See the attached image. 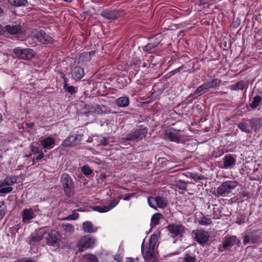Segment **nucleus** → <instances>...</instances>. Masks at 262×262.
<instances>
[{"mask_svg":"<svg viewBox=\"0 0 262 262\" xmlns=\"http://www.w3.org/2000/svg\"><path fill=\"white\" fill-rule=\"evenodd\" d=\"M158 241V236L156 234L151 235L148 246L144 247V242L141 249L142 255L145 262H159L158 253L155 250V246Z\"/></svg>","mask_w":262,"mask_h":262,"instance_id":"f257e3e1","label":"nucleus"},{"mask_svg":"<svg viewBox=\"0 0 262 262\" xmlns=\"http://www.w3.org/2000/svg\"><path fill=\"white\" fill-rule=\"evenodd\" d=\"M148 128L144 125H140L138 128L134 129L128 134L125 140L128 141L139 142L144 138L147 134Z\"/></svg>","mask_w":262,"mask_h":262,"instance_id":"f03ea898","label":"nucleus"},{"mask_svg":"<svg viewBox=\"0 0 262 262\" xmlns=\"http://www.w3.org/2000/svg\"><path fill=\"white\" fill-rule=\"evenodd\" d=\"M60 182L66 195L69 197L73 195L74 191V183L70 175L67 173H63L60 177Z\"/></svg>","mask_w":262,"mask_h":262,"instance_id":"7ed1b4c3","label":"nucleus"},{"mask_svg":"<svg viewBox=\"0 0 262 262\" xmlns=\"http://www.w3.org/2000/svg\"><path fill=\"white\" fill-rule=\"evenodd\" d=\"M252 244H257L262 242V229L253 230L245 234L243 244L247 245L250 242Z\"/></svg>","mask_w":262,"mask_h":262,"instance_id":"20e7f679","label":"nucleus"},{"mask_svg":"<svg viewBox=\"0 0 262 262\" xmlns=\"http://www.w3.org/2000/svg\"><path fill=\"white\" fill-rule=\"evenodd\" d=\"M238 182L236 181H227L221 184V185L216 188V192L220 196H223L226 193L231 192L238 186Z\"/></svg>","mask_w":262,"mask_h":262,"instance_id":"39448f33","label":"nucleus"},{"mask_svg":"<svg viewBox=\"0 0 262 262\" xmlns=\"http://www.w3.org/2000/svg\"><path fill=\"white\" fill-rule=\"evenodd\" d=\"M45 239H46L48 245L54 247H59L60 241V235L59 232L56 230H52L50 232L46 231Z\"/></svg>","mask_w":262,"mask_h":262,"instance_id":"423d86ee","label":"nucleus"},{"mask_svg":"<svg viewBox=\"0 0 262 262\" xmlns=\"http://www.w3.org/2000/svg\"><path fill=\"white\" fill-rule=\"evenodd\" d=\"M13 52L17 58L24 60H31L34 56V51L31 49L17 47L14 49Z\"/></svg>","mask_w":262,"mask_h":262,"instance_id":"0eeeda50","label":"nucleus"},{"mask_svg":"<svg viewBox=\"0 0 262 262\" xmlns=\"http://www.w3.org/2000/svg\"><path fill=\"white\" fill-rule=\"evenodd\" d=\"M83 136L82 134L70 135L62 141L61 145L65 147L76 146L80 143Z\"/></svg>","mask_w":262,"mask_h":262,"instance_id":"6e6552de","label":"nucleus"},{"mask_svg":"<svg viewBox=\"0 0 262 262\" xmlns=\"http://www.w3.org/2000/svg\"><path fill=\"white\" fill-rule=\"evenodd\" d=\"M166 228L173 237L178 236L182 237L186 229L185 227L182 224H176L174 223L169 224L166 227Z\"/></svg>","mask_w":262,"mask_h":262,"instance_id":"1a4fd4ad","label":"nucleus"},{"mask_svg":"<svg viewBox=\"0 0 262 262\" xmlns=\"http://www.w3.org/2000/svg\"><path fill=\"white\" fill-rule=\"evenodd\" d=\"M95 243V239L90 235H85L81 237L78 243L79 251H83L85 249L92 247Z\"/></svg>","mask_w":262,"mask_h":262,"instance_id":"9d476101","label":"nucleus"},{"mask_svg":"<svg viewBox=\"0 0 262 262\" xmlns=\"http://www.w3.org/2000/svg\"><path fill=\"white\" fill-rule=\"evenodd\" d=\"M192 234L195 235V241L201 245L206 244L209 239V236L208 233L205 230H193Z\"/></svg>","mask_w":262,"mask_h":262,"instance_id":"9b49d317","label":"nucleus"},{"mask_svg":"<svg viewBox=\"0 0 262 262\" xmlns=\"http://www.w3.org/2000/svg\"><path fill=\"white\" fill-rule=\"evenodd\" d=\"M165 136L166 138L172 142L179 143L181 138L180 130L169 128L165 130Z\"/></svg>","mask_w":262,"mask_h":262,"instance_id":"f8f14e48","label":"nucleus"},{"mask_svg":"<svg viewBox=\"0 0 262 262\" xmlns=\"http://www.w3.org/2000/svg\"><path fill=\"white\" fill-rule=\"evenodd\" d=\"M100 15L107 20H116L121 16V12L116 9L103 10L100 12Z\"/></svg>","mask_w":262,"mask_h":262,"instance_id":"ddd939ff","label":"nucleus"},{"mask_svg":"<svg viewBox=\"0 0 262 262\" xmlns=\"http://www.w3.org/2000/svg\"><path fill=\"white\" fill-rule=\"evenodd\" d=\"M34 36L38 41L42 43H52L54 41L53 38L42 30L37 31Z\"/></svg>","mask_w":262,"mask_h":262,"instance_id":"4468645a","label":"nucleus"},{"mask_svg":"<svg viewBox=\"0 0 262 262\" xmlns=\"http://www.w3.org/2000/svg\"><path fill=\"white\" fill-rule=\"evenodd\" d=\"M46 234V228H40L35 230L30 236V241L34 243H37L44 239Z\"/></svg>","mask_w":262,"mask_h":262,"instance_id":"2eb2a0df","label":"nucleus"},{"mask_svg":"<svg viewBox=\"0 0 262 262\" xmlns=\"http://www.w3.org/2000/svg\"><path fill=\"white\" fill-rule=\"evenodd\" d=\"M5 30L11 35L21 34L23 29L20 25H7L5 26Z\"/></svg>","mask_w":262,"mask_h":262,"instance_id":"dca6fc26","label":"nucleus"},{"mask_svg":"<svg viewBox=\"0 0 262 262\" xmlns=\"http://www.w3.org/2000/svg\"><path fill=\"white\" fill-rule=\"evenodd\" d=\"M22 222L29 223L30 221L34 217V213L32 208L24 209L21 212Z\"/></svg>","mask_w":262,"mask_h":262,"instance_id":"f3484780","label":"nucleus"},{"mask_svg":"<svg viewBox=\"0 0 262 262\" xmlns=\"http://www.w3.org/2000/svg\"><path fill=\"white\" fill-rule=\"evenodd\" d=\"M72 78L75 80H79L82 79L84 76V69L79 66L74 67L71 71Z\"/></svg>","mask_w":262,"mask_h":262,"instance_id":"a211bd4d","label":"nucleus"},{"mask_svg":"<svg viewBox=\"0 0 262 262\" xmlns=\"http://www.w3.org/2000/svg\"><path fill=\"white\" fill-rule=\"evenodd\" d=\"M55 143V138L51 137H46L40 141L42 146L47 149L52 148L54 146Z\"/></svg>","mask_w":262,"mask_h":262,"instance_id":"6ab92c4d","label":"nucleus"},{"mask_svg":"<svg viewBox=\"0 0 262 262\" xmlns=\"http://www.w3.org/2000/svg\"><path fill=\"white\" fill-rule=\"evenodd\" d=\"M247 121L249 123L251 129H252L255 132L259 130L262 126V121L260 118H252Z\"/></svg>","mask_w":262,"mask_h":262,"instance_id":"aec40b11","label":"nucleus"},{"mask_svg":"<svg viewBox=\"0 0 262 262\" xmlns=\"http://www.w3.org/2000/svg\"><path fill=\"white\" fill-rule=\"evenodd\" d=\"M224 168L227 169L232 167L235 164L236 159L232 155L230 154L226 155L223 159Z\"/></svg>","mask_w":262,"mask_h":262,"instance_id":"412c9836","label":"nucleus"},{"mask_svg":"<svg viewBox=\"0 0 262 262\" xmlns=\"http://www.w3.org/2000/svg\"><path fill=\"white\" fill-rule=\"evenodd\" d=\"M17 176H7L3 181H0V188L4 186H12L17 180Z\"/></svg>","mask_w":262,"mask_h":262,"instance_id":"4be33fe9","label":"nucleus"},{"mask_svg":"<svg viewBox=\"0 0 262 262\" xmlns=\"http://www.w3.org/2000/svg\"><path fill=\"white\" fill-rule=\"evenodd\" d=\"M129 103V98L126 96L120 97L116 100V104L119 107H127Z\"/></svg>","mask_w":262,"mask_h":262,"instance_id":"5701e85b","label":"nucleus"},{"mask_svg":"<svg viewBox=\"0 0 262 262\" xmlns=\"http://www.w3.org/2000/svg\"><path fill=\"white\" fill-rule=\"evenodd\" d=\"M95 54V51L84 52L80 54L79 59L82 62L90 61L92 59V57L94 56Z\"/></svg>","mask_w":262,"mask_h":262,"instance_id":"b1692460","label":"nucleus"},{"mask_svg":"<svg viewBox=\"0 0 262 262\" xmlns=\"http://www.w3.org/2000/svg\"><path fill=\"white\" fill-rule=\"evenodd\" d=\"M67 79L66 77L63 79V88L66 92L70 93L71 95H74L77 92L78 88L74 86H70L67 84Z\"/></svg>","mask_w":262,"mask_h":262,"instance_id":"393cba45","label":"nucleus"},{"mask_svg":"<svg viewBox=\"0 0 262 262\" xmlns=\"http://www.w3.org/2000/svg\"><path fill=\"white\" fill-rule=\"evenodd\" d=\"M237 237L235 236H232L227 237L225 238L224 242L223 243V247L226 249L229 247L233 246L234 244L237 241Z\"/></svg>","mask_w":262,"mask_h":262,"instance_id":"a878e982","label":"nucleus"},{"mask_svg":"<svg viewBox=\"0 0 262 262\" xmlns=\"http://www.w3.org/2000/svg\"><path fill=\"white\" fill-rule=\"evenodd\" d=\"M215 2V0H198L196 4L202 10L203 9L208 8Z\"/></svg>","mask_w":262,"mask_h":262,"instance_id":"bb28decb","label":"nucleus"},{"mask_svg":"<svg viewBox=\"0 0 262 262\" xmlns=\"http://www.w3.org/2000/svg\"><path fill=\"white\" fill-rule=\"evenodd\" d=\"M82 228L87 233H93L97 230V228L94 227L92 222L89 221H86L82 224Z\"/></svg>","mask_w":262,"mask_h":262,"instance_id":"cd10ccee","label":"nucleus"},{"mask_svg":"<svg viewBox=\"0 0 262 262\" xmlns=\"http://www.w3.org/2000/svg\"><path fill=\"white\" fill-rule=\"evenodd\" d=\"M158 45L159 42H157L149 43L143 47V51L148 54L152 53Z\"/></svg>","mask_w":262,"mask_h":262,"instance_id":"c85d7f7f","label":"nucleus"},{"mask_svg":"<svg viewBox=\"0 0 262 262\" xmlns=\"http://www.w3.org/2000/svg\"><path fill=\"white\" fill-rule=\"evenodd\" d=\"M221 83V80L220 79L215 78L213 79L211 81L206 82L204 84L207 89L208 90L219 86Z\"/></svg>","mask_w":262,"mask_h":262,"instance_id":"c756f323","label":"nucleus"},{"mask_svg":"<svg viewBox=\"0 0 262 262\" xmlns=\"http://www.w3.org/2000/svg\"><path fill=\"white\" fill-rule=\"evenodd\" d=\"M237 127L240 130L246 133L250 134L252 133L249 123L241 122L237 124Z\"/></svg>","mask_w":262,"mask_h":262,"instance_id":"7c9ffc66","label":"nucleus"},{"mask_svg":"<svg viewBox=\"0 0 262 262\" xmlns=\"http://www.w3.org/2000/svg\"><path fill=\"white\" fill-rule=\"evenodd\" d=\"M155 200H156V204L157 206L159 208L164 209L167 205V203L166 200L164 198H163L161 196H158L155 197Z\"/></svg>","mask_w":262,"mask_h":262,"instance_id":"2f4dec72","label":"nucleus"},{"mask_svg":"<svg viewBox=\"0 0 262 262\" xmlns=\"http://www.w3.org/2000/svg\"><path fill=\"white\" fill-rule=\"evenodd\" d=\"M262 98L261 96L257 95L254 97L252 101L249 104V106L253 110L257 108L261 101Z\"/></svg>","mask_w":262,"mask_h":262,"instance_id":"473e14b6","label":"nucleus"},{"mask_svg":"<svg viewBox=\"0 0 262 262\" xmlns=\"http://www.w3.org/2000/svg\"><path fill=\"white\" fill-rule=\"evenodd\" d=\"M162 217V215L159 213H156L151 216L150 222L151 228L155 227L159 224L160 220Z\"/></svg>","mask_w":262,"mask_h":262,"instance_id":"72a5a7b5","label":"nucleus"},{"mask_svg":"<svg viewBox=\"0 0 262 262\" xmlns=\"http://www.w3.org/2000/svg\"><path fill=\"white\" fill-rule=\"evenodd\" d=\"M8 2L11 5L15 7L25 6L28 4L27 0H8Z\"/></svg>","mask_w":262,"mask_h":262,"instance_id":"f704fd0d","label":"nucleus"},{"mask_svg":"<svg viewBox=\"0 0 262 262\" xmlns=\"http://www.w3.org/2000/svg\"><path fill=\"white\" fill-rule=\"evenodd\" d=\"M93 111L97 114H101L105 112L106 107L103 105H95L92 107Z\"/></svg>","mask_w":262,"mask_h":262,"instance_id":"c9c22d12","label":"nucleus"},{"mask_svg":"<svg viewBox=\"0 0 262 262\" xmlns=\"http://www.w3.org/2000/svg\"><path fill=\"white\" fill-rule=\"evenodd\" d=\"M245 88V82L243 80H241L236 82L235 84L231 85L230 89L232 90H243Z\"/></svg>","mask_w":262,"mask_h":262,"instance_id":"e433bc0d","label":"nucleus"},{"mask_svg":"<svg viewBox=\"0 0 262 262\" xmlns=\"http://www.w3.org/2000/svg\"><path fill=\"white\" fill-rule=\"evenodd\" d=\"M62 227L65 232L69 233H72L74 231V227L69 223L64 224L62 225Z\"/></svg>","mask_w":262,"mask_h":262,"instance_id":"4c0bfd02","label":"nucleus"},{"mask_svg":"<svg viewBox=\"0 0 262 262\" xmlns=\"http://www.w3.org/2000/svg\"><path fill=\"white\" fill-rule=\"evenodd\" d=\"M84 258L87 262H99L97 257L92 254H88L85 255Z\"/></svg>","mask_w":262,"mask_h":262,"instance_id":"58836bf2","label":"nucleus"},{"mask_svg":"<svg viewBox=\"0 0 262 262\" xmlns=\"http://www.w3.org/2000/svg\"><path fill=\"white\" fill-rule=\"evenodd\" d=\"M81 170L82 172L87 177L89 176L93 172L92 169L87 165L83 166L81 168Z\"/></svg>","mask_w":262,"mask_h":262,"instance_id":"ea45409f","label":"nucleus"},{"mask_svg":"<svg viewBox=\"0 0 262 262\" xmlns=\"http://www.w3.org/2000/svg\"><path fill=\"white\" fill-rule=\"evenodd\" d=\"M175 186L181 190H185L186 189L187 184L183 181H178L176 182Z\"/></svg>","mask_w":262,"mask_h":262,"instance_id":"a19ab883","label":"nucleus"},{"mask_svg":"<svg viewBox=\"0 0 262 262\" xmlns=\"http://www.w3.org/2000/svg\"><path fill=\"white\" fill-rule=\"evenodd\" d=\"M93 210L95 211H97L100 213H104L108 211V208L107 206H94L93 207Z\"/></svg>","mask_w":262,"mask_h":262,"instance_id":"79ce46f5","label":"nucleus"},{"mask_svg":"<svg viewBox=\"0 0 262 262\" xmlns=\"http://www.w3.org/2000/svg\"><path fill=\"white\" fill-rule=\"evenodd\" d=\"M6 207L4 201L0 202V221L2 220L6 213Z\"/></svg>","mask_w":262,"mask_h":262,"instance_id":"37998d69","label":"nucleus"},{"mask_svg":"<svg viewBox=\"0 0 262 262\" xmlns=\"http://www.w3.org/2000/svg\"><path fill=\"white\" fill-rule=\"evenodd\" d=\"M211 220L209 218H207L206 216L202 217L199 221V223L201 225L207 226L211 224Z\"/></svg>","mask_w":262,"mask_h":262,"instance_id":"c03bdc74","label":"nucleus"},{"mask_svg":"<svg viewBox=\"0 0 262 262\" xmlns=\"http://www.w3.org/2000/svg\"><path fill=\"white\" fill-rule=\"evenodd\" d=\"M204 90H207L204 83L199 86L194 92V95H200Z\"/></svg>","mask_w":262,"mask_h":262,"instance_id":"a18cd8bd","label":"nucleus"},{"mask_svg":"<svg viewBox=\"0 0 262 262\" xmlns=\"http://www.w3.org/2000/svg\"><path fill=\"white\" fill-rule=\"evenodd\" d=\"M30 150L33 155H36L42 152V149L39 147L32 145L30 147Z\"/></svg>","mask_w":262,"mask_h":262,"instance_id":"49530a36","label":"nucleus"},{"mask_svg":"<svg viewBox=\"0 0 262 262\" xmlns=\"http://www.w3.org/2000/svg\"><path fill=\"white\" fill-rule=\"evenodd\" d=\"M45 157V155L43 152H41L38 154V155L32 160L33 165L35 164V162L41 161Z\"/></svg>","mask_w":262,"mask_h":262,"instance_id":"de8ad7c7","label":"nucleus"},{"mask_svg":"<svg viewBox=\"0 0 262 262\" xmlns=\"http://www.w3.org/2000/svg\"><path fill=\"white\" fill-rule=\"evenodd\" d=\"M191 178L194 180L195 182H198L200 180H202L205 179V177L202 174H199L198 173H191Z\"/></svg>","mask_w":262,"mask_h":262,"instance_id":"09e8293b","label":"nucleus"},{"mask_svg":"<svg viewBox=\"0 0 262 262\" xmlns=\"http://www.w3.org/2000/svg\"><path fill=\"white\" fill-rule=\"evenodd\" d=\"M147 202L149 206L152 208L156 209V206L155 205L156 200L155 197L149 196L147 199Z\"/></svg>","mask_w":262,"mask_h":262,"instance_id":"8fccbe9b","label":"nucleus"},{"mask_svg":"<svg viewBox=\"0 0 262 262\" xmlns=\"http://www.w3.org/2000/svg\"><path fill=\"white\" fill-rule=\"evenodd\" d=\"M79 217V214L76 212H74L72 214L69 215V216L63 218L62 220L69 221V220H75Z\"/></svg>","mask_w":262,"mask_h":262,"instance_id":"3c124183","label":"nucleus"},{"mask_svg":"<svg viewBox=\"0 0 262 262\" xmlns=\"http://www.w3.org/2000/svg\"><path fill=\"white\" fill-rule=\"evenodd\" d=\"M119 202V201L118 199H114L110 203L107 205V208H108V210H111L112 209H113L114 207L116 206Z\"/></svg>","mask_w":262,"mask_h":262,"instance_id":"603ef678","label":"nucleus"},{"mask_svg":"<svg viewBox=\"0 0 262 262\" xmlns=\"http://www.w3.org/2000/svg\"><path fill=\"white\" fill-rule=\"evenodd\" d=\"M184 260L185 262H195L196 258L195 256H192L188 254H186L184 257Z\"/></svg>","mask_w":262,"mask_h":262,"instance_id":"864d4df0","label":"nucleus"},{"mask_svg":"<svg viewBox=\"0 0 262 262\" xmlns=\"http://www.w3.org/2000/svg\"><path fill=\"white\" fill-rule=\"evenodd\" d=\"M13 188L11 187H4L0 189V195H2L3 194L8 193L11 192Z\"/></svg>","mask_w":262,"mask_h":262,"instance_id":"5fc2aeb1","label":"nucleus"},{"mask_svg":"<svg viewBox=\"0 0 262 262\" xmlns=\"http://www.w3.org/2000/svg\"><path fill=\"white\" fill-rule=\"evenodd\" d=\"M100 143L103 146H106L108 144V142L105 137H103L100 140Z\"/></svg>","mask_w":262,"mask_h":262,"instance_id":"6e6d98bb","label":"nucleus"},{"mask_svg":"<svg viewBox=\"0 0 262 262\" xmlns=\"http://www.w3.org/2000/svg\"><path fill=\"white\" fill-rule=\"evenodd\" d=\"M183 66H181V67H179V68H177V69H176L170 71V72L171 73V75L172 76H173L174 74H176V73L180 72V71L183 69Z\"/></svg>","mask_w":262,"mask_h":262,"instance_id":"4d7b16f0","label":"nucleus"},{"mask_svg":"<svg viewBox=\"0 0 262 262\" xmlns=\"http://www.w3.org/2000/svg\"><path fill=\"white\" fill-rule=\"evenodd\" d=\"M135 193H130L128 194L125 195L123 199L125 201H128L131 198L133 197L135 195Z\"/></svg>","mask_w":262,"mask_h":262,"instance_id":"13d9d810","label":"nucleus"},{"mask_svg":"<svg viewBox=\"0 0 262 262\" xmlns=\"http://www.w3.org/2000/svg\"><path fill=\"white\" fill-rule=\"evenodd\" d=\"M25 125L27 128L31 129L34 126V123L33 122L26 123Z\"/></svg>","mask_w":262,"mask_h":262,"instance_id":"bf43d9fd","label":"nucleus"},{"mask_svg":"<svg viewBox=\"0 0 262 262\" xmlns=\"http://www.w3.org/2000/svg\"><path fill=\"white\" fill-rule=\"evenodd\" d=\"M20 262H35L33 259L29 258H24L23 260H20Z\"/></svg>","mask_w":262,"mask_h":262,"instance_id":"052dcab7","label":"nucleus"},{"mask_svg":"<svg viewBox=\"0 0 262 262\" xmlns=\"http://www.w3.org/2000/svg\"><path fill=\"white\" fill-rule=\"evenodd\" d=\"M5 32V27H4L1 24H0V35H3Z\"/></svg>","mask_w":262,"mask_h":262,"instance_id":"680f3d73","label":"nucleus"},{"mask_svg":"<svg viewBox=\"0 0 262 262\" xmlns=\"http://www.w3.org/2000/svg\"><path fill=\"white\" fill-rule=\"evenodd\" d=\"M241 195H242L243 197H249V192H245V191H243V192L242 193Z\"/></svg>","mask_w":262,"mask_h":262,"instance_id":"e2e57ef3","label":"nucleus"},{"mask_svg":"<svg viewBox=\"0 0 262 262\" xmlns=\"http://www.w3.org/2000/svg\"><path fill=\"white\" fill-rule=\"evenodd\" d=\"M126 262H135L132 257H127L126 259Z\"/></svg>","mask_w":262,"mask_h":262,"instance_id":"0e129e2a","label":"nucleus"},{"mask_svg":"<svg viewBox=\"0 0 262 262\" xmlns=\"http://www.w3.org/2000/svg\"><path fill=\"white\" fill-rule=\"evenodd\" d=\"M165 76L166 77V78H170V77L172 76V75H171V73L169 72L166 74Z\"/></svg>","mask_w":262,"mask_h":262,"instance_id":"69168bd1","label":"nucleus"},{"mask_svg":"<svg viewBox=\"0 0 262 262\" xmlns=\"http://www.w3.org/2000/svg\"><path fill=\"white\" fill-rule=\"evenodd\" d=\"M62 1L63 2H67V3H71L73 1V0H62Z\"/></svg>","mask_w":262,"mask_h":262,"instance_id":"338daca9","label":"nucleus"},{"mask_svg":"<svg viewBox=\"0 0 262 262\" xmlns=\"http://www.w3.org/2000/svg\"><path fill=\"white\" fill-rule=\"evenodd\" d=\"M4 10L2 8L0 7V14L3 13Z\"/></svg>","mask_w":262,"mask_h":262,"instance_id":"774afa93","label":"nucleus"}]
</instances>
